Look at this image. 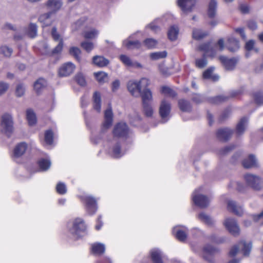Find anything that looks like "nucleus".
<instances>
[{"instance_id": "f257e3e1", "label": "nucleus", "mask_w": 263, "mask_h": 263, "mask_svg": "<svg viewBox=\"0 0 263 263\" xmlns=\"http://www.w3.org/2000/svg\"><path fill=\"white\" fill-rule=\"evenodd\" d=\"M150 84L149 79L142 78L140 80H132L128 82L127 87L130 94L136 97H139L142 88L147 87Z\"/></svg>"}, {"instance_id": "f03ea898", "label": "nucleus", "mask_w": 263, "mask_h": 263, "mask_svg": "<svg viewBox=\"0 0 263 263\" xmlns=\"http://www.w3.org/2000/svg\"><path fill=\"white\" fill-rule=\"evenodd\" d=\"M217 48L220 51L224 48V42L223 39H219L214 46L210 43H204L200 45L198 49L204 52V55L213 57L217 54Z\"/></svg>"}, {"instance_id": "7ed1b4c3", "label": "nucleus", "mask_w": 263, "mask_h": 263, "mask_svg": "<svg viewBox=\"0 0 263 263\" xmlns=\"http://www.w3.org/2000/svg\"><path fill=\"white\" fill-rule=\"evenodd\" d=\"M0 129L2 133L9 137L13 130L12 117L9 114H4L1 119Z\"/></svg>"}, {"instance_id": "20e7f679", "label": "nucleus", "mask_w": 263, "mask_h": 263, "mask_svg": "<svg viewBox=\"0 0 263 263\" xmlns=\"http://www.w3.org/2000/svg\"><path fill=\"white\" fill-rule=\"evenodd\" d=\"M86 226L84 221L79 218L75 219L72 223V226L69 229L71 234L76 238H79L85 234Z\"/></svg>"}, {"instance_id": "39448f33", "label": "nucleus", "mask_w": 263, "mask_h": 263, "mask_svg": "<svg viewBox=\"0 0 263 263\" xmlns=\"http://www.w3.org/2000/svg\"><path fill=\"white\" fill-rule=\"evenodd\" d=\"M244 179L247 184L253 189L259 191L263 189V179L260 177L247 174L245 175Z\"/></svg>"}, {"instance_id": "423d86ee", "label": "nucleus", "mask_w": 263, "mask_h": 263, "mask_svg": "<svg viewBox=\"0 0 263 263\" xmlns=\"http://www.w3.org/2000/svg\"><path fill=\"white\" fill-rule=\"evenodd\" d=\"M252 245L251 242H247L242 240L238 242L237 245L233 246L229 252V255L231 257L235 256L241 249L244 256H248L251 251Z\"/></svg>"}, {"instance_id": "0eeeda50", "label": "nucleus", "mask_w": 263, "mask_h": 263, "mask_svg": "<svg viewBox=\"0 0 263 263\" xmlns=\"http://www.w3.org/2000/svg\"><path fill=\"white\" fill-rule=\"evenodd\" d=\"M107 147V152L112 157L118 158L122 157L124 154L121 149L120 143L116 138H114L108 142Z\"/></svg>"}, {"instance_id": "6e6552de", "label": "nucleus", "mask_w": 263, "mask_h": 263, "mask_svg": "<svg viewBox=\"0 0 263 263\" xmlns=\"http://www.w3.org/2000/svg\"><path fill=\"white\" fill-rule=\"evenodd\" d=\"M201 189L202 187H199L195 190L192 195V199L195 204L203 208L209 205L210 199L200 193Z\"/></svg>"}, {"instance_id": "1a4fd4ad", "label": "nucleus", "mask_w": 263, "mask_h": 263, "mask_svg": "<svg viewBox=\"0 0 263 263\" xmlns=\"http://www.w3.org/2000/svg\"><path fill=\"white\" fill-rule=\"evenodd\" d=\"M113 134L115 137L126 138L130 134V131L126 123L120 122L115 125Z\"/></svg>"}, {"instance_id": "9d476101", "label": "nucleus", "mask_w": 263, "mask_h": 263, "mask_svg": "<svg viewBox=\"0 0 263 263\" xmlns=\"http://www.w3.org/2000/svg\"><path fill=\"white\" fill-rule=\"evenodd\" d=\"M224 225L229 232L234 236H237L239 234V227L234 218H227L224 222Z\"/></svg>"}, {"instance_id": "9b49d317", "label": "nucleus", "mask_w": 263, "mask_h": 263, "mask_svg": "<svg viewBox=\"0 0 263 263\" xmlns=\"http://www.w3.org/2000/svg\"><path fill=\"white\" fill-rule=\"evenodd\" d=\"M82 200L86 204L87 210L91 214H94L97 210V201L96 200L90 195H84L82 197Z\"/></svg>"}, {"instance_id": "f8f14e48", "label": "nucleus", "mask_w": 263, "mask_h": 263, "mask_svg": "<svg viewBox=\"0 0 263 263\" xmlns=\"http://www.w3.org/2000/svg\"><path fill=\"white\" fill-rule=\"evenodd\" d=\"M76 69L75 65L71 62H67L63 64L59 69L60 77H67L72 73Z\"/></svg>"}, {"instance_id": "ddd939ff", "label": "nucleus", "mask_w": 263, "mask_h": 263, "mask_svg": "<svg viewBox=\"0 0 263 263\" xmlns=\"http://www.w3.org/2000/svg\"><path fill=\"white\" fill-rule=\"evenodd\" d=\"M177 4L185 13L191 12L196 4V0H178Z\"/></svg>"}, {"instance_id": "4468645a", "label": "nucleus", "mask_w": 263, "mask_h": 263, "mask_svg": "<svg viewBox=\"0 0 263 263\" xmlns=\"http://www.w3.org/2000/svg\"><path fill=\"white\" fill-rule=\"evenodd\" d=\"M170 111V103L164 99L162 100L159 107V114L162 119L164 120V122L167 121V119L165 120V119L167 118L169 116Z\"/></svg>"}, {"instance_id": "2eb2a0df", "label": "nucleus", "mask_w": 263, "mask_h": 263, "mask_svg": "<svg viewBox=\"0 0 263 263\" xmlns=\"http://www.w3.org/2000/svg\"><path fill=\"white\" fill-rule=\"evenodd\" d=\"M216 251V248L210 245H206L202 250V256L208 262H214L213 255Z\"/></svg>"}, {"instance_id": "dca6fc26", "label": "nucleus", "mask_w": 263, "mask_h": 263, "mask_svg": "<svg viewBox=\"0 0 263 263\" xmlns=\"http://www.w3.org/2000/svg\"><path fill=\"white\" fill-rule=\"evenodd\" d=\"M27 148V144L24 142H20L16 145L13 149V158H18L23 156Z\"/></svg>"}, {"instance_id": "f3484780", "label": "nucleus", "mask_w": 263, "mask_h": 263, "mask_svg": "<svg viewBox=\"0 0 263 263\" xmlns=\"http://www.w3.org/2000/svg\"><path fill=\"white\" fill-rule=\"evenodd\" d=\"M227 208L229 211L237 216H241L243 214V211L242 207L233 200H230L228 201Z\"/></svg>"}, {"instance_id": "a211bd4d", "label": "nucleus", "mask_w": 263, "mask_h": 263, "mask_svg": "<svg viewBox=\"0 0 263 263\" xmlns=\"http://www.w3.org/2000/svg\"><path fill=\"white\" fill-rule=\"evenodd\" d=\"M113 121V113L110 107L104 112V121L103 123V130H105L111 126Z\"/></svg>"}, {"instance_id": "6ab92c4d", "label": "nucleus", "mask_w": 263, "mask_h": 263, "mask_svg": "<svg viewBox=\"0 0 263 263\" xmlns=\"http://www.w3.org/2000/svg\"><path fill=\"white\" fill-rule=\"evenodd\" d=\"M219 59L225 68L228 70L233 69L237 63V60L235 58L228 59L226 57L220 56Z\"/></svg>"}, {"instance_id": "aec40b11", "label": "nucleus", "mask_w": 263, "mask_h": 263, "mask_svg": "<svg viewBox=\"0 0 263 263\" xmlns=\"http://www.w3.org/2000/svg\"><path fill=\"white\" fill-rule=\"evenodd\" d=\"M24 35H26L30 38H34L37 35V26L33 23H30L24 30Z\"/></svg>"}, {"instance_id": "412c9836", "label": "nucleus", "mask_w": 263, "mask_h": 263, "mask_svg": "<svg viewBox=\"0 0 263 263\" xmlns=\"http://www.w3.org/2000/svg\"><path fill=\"white\" fill-rule=\"evenodd\" d=\"M232 133L233 131L231 129L224 128L218 129L216 133V135L220 140L226 141L231 138Z\"/></svg>"}, {"instance_id": "4be33fe9", "label": "nucleus", "mask_w": 263, "mask_h": 263, "mask_svg": "<svg viewBox=\"0 0 263 263\" xmlns=\"http://www.w3.org/2000/svg\"><path fill=\"white\" fill-rule=\"evenodd\" d=\"M120 59L124 64L126 66L132 68H142V65L137 61H132L126 55H121Z\"/></svg>"}, {"instance_id": "5701e85b", "label": "nucleus", "mask_w": 263, "mask_h": 263, "mask_svg": "<svg viewBox=\"0 0 263 263\" xmlns=\"http://www.w3.org/2000/svg\"><path fill=\"white\" fill-rule=\"evenodd\" d=\"M143 89L140 96L142 99V104L149 103L150 102L153 101L152 92L147 87Z\"/></svg>"}, {"instance_id": "b1692460", "label": "nucleus", "mask_w": 263, "mask_h": 263, "mask_svg": "<svg viewBox=\"0 0 263 263\" xmlns=\"http://www.w3.org/2000/svg\"><path fill=\"white\" fill-rule=\"evenodd\" d=\"M242 165L244 167L249 168L251 167H257L258 166L257 161L255 156L250 155L249 157L242 161Z\"/></svg>"}, {"instance_id": "393cba45", "label": "nucleus", "mask_w": 263, "mask_h": 263, "mask_svg": "<svg viewBox=\"0 0 263 263\" xmlns=\"http://www.w3.org/2000/svg\"><path fill=\"white\" fill-rule=\"evenodd\" d=\"M248 119L246 117H243L240 119L236 128V132L237 136H239L243 134L248 125Z\"/></svg>"}, {"instance_id": "a878e982", "label": "nucleus", "mask_w": 263, "mask_h": 263, "mask_svg": "<svg viewBox=\"0 0 263 263\" xmlns=\"http://www.w3.org/2000/svg\"><path fill=\"white\" fill-rule=\"evenodd\" d=\"M227 47L230 51L235 52L239 48V42L234 37H230L228 39Z\"/></svg>"}, {"instance_id": "bb28decb", "label": "nucleus", "mask_w": 263, "mask_h": 263, "mask_svg": "<svg viewBox=\"0 0 263 263\" xmlns=\"http://www.w3.org/2000/svg\"><path fill=\"white\" fill-rule=\"evenodd\" d=\"M123 45L128 49H138L141 46V43L138 41H131L129 38L123 41Z\"/></svg>"}, {"instance_id": "cd10ccee", "label": "nucleus", "mask_w": 263, "mask_h": 263, "mask_svg": "<svg viewBox=\"0 0 263 263\" xmlns=\"http://www.w3.org/2000/svg\"><path fill=\"white\" fill-rule=\"evenodd\" d=\"M151 259L154 263H163L162 253L158 249H153L151 251Z\"/></svg>"}, {"instance_id": "c85d7f7f", "label": "nucleus", "mask_w": 263, "mask_h": 263, "mask_svg": "<svg viewBox=\"0 0 263 263\" xmlns=\"http://www.w3.org/2000/svg\"><path fill=\"white\" fill-rule=\"evenodd\" d=\"M92 61L96 65L100 67L106 66L109 64V60L102 56H95Z\"/></svg>"}, {"instance_id": "c756f323", "label": "nucleus", "mask_w": 263, "mask_h": 263, "mask_svg": "<svg viewBox=\"0 0 263 263\" xmlns=\"http://www.w3.org/2000/svg\"><path fill=\"white\" fill-rule=\"evenodd\" d=\"M93 107L95 110L99 112L101 111V95L98 92H95L93 95Z\"/></svg>"}, {"instance_id": "7c9ffc66", "label": "nucleus", "mask_w": 263, "mask_h": 263, "mask_svg": "<svg viewBox=\"0 0 263 263\" xmlns=\"http://www.w3.org/2000/svg\"><path fill=\"white\" fill-rule=\"evenodd\" d=\"M47 86V81L43 78H39L34 83V89L39 93Z\"/></svg>"}, {"instance_id": "2f4dec72", "label": "nucleus", "mask_w": 263, "mask_h": 263, "mask_svg": "<svg viewBox=\"0 0 263 263\" xmlns=\"http://www.w3.org/2000/svg\"><path fill=\"white\" fill-rule=\"evenodd\" d=\"M105 250V247L103 243L96 242L91 245L92 252L96 255H101L103 254Z\"/></svg>"}, {"instance_id": "473e14b6", "label": "nucleus", "mask_w": 263, "mask_h": 263, "mask_svg": "<svg viewBox=\"0 0 263 263\" xmlns=\"http://www.w3.org/2000/svg\"><path fill=\"white\" fill-rule=\"evenodd\" d=\"M173 233L175 235L177 239L179 240L183 241L186 238V232L185 230H182L175 227L173 230Z\"/></svg>"}, {"instance_id": "72a5a7b5", "label": "nucleus", "mask_w": 263, "mask_h": 263, "mask_svg": "<svg viewBox=\"0 0 263 263\" xmlns=\"http://www.w3.org/2000/svg\"><path fill=\"white\" fill-rule=\"evenodd\" d=\"M217 2L215 0H211L209 5L208 14L209 17H214L216 14Z\"/></svg>"}, {"instance_id": "f704fd0d", "label": "nucleus", "mask_w": 263, "mask_h": 263, "mask_svg": "<svg viewBox=\"0 0 263 263\" xmlns=\"http://www.w3.org/2000/svg\"><path fill=\"white\" fill-rule=\"evenodd\" d=\"M178 105L181 110L183 111H190L191 110L192 106L190 102L185 99H180L178 101Z\"/></svg>"}, {"instance_id": "c9c22d12", "label": "nucleus", "mask_w": 263, "mask_h": 263, "mask_svg": "<svg viewBox=\"0 0 263 263\" xmlns=\"http://www.w3.org/2000/svg\"><path fill=\"white\" fill-rule=\"evenodd\" d=\"M47 5L49 8L55 12L61 8L62 5V0H48Z\"/></svg>"}, {"instance_id": "e433bc0d", "label": "nucleus", "mask_w": 263, "mask_h": 263, "mask_svg": "<svg viewBox=\"0 0 263 263\" xmlns=\"http://www.w3.org/2000/svg\"><path fill=\"white\" fill-rule=\"evenodd\" d=\"M52 13L53 12H49L42 14L39 17V20L41 23H43L44 26H47L51 24L52 21L50 16Z\"/></svg>"}, {"instance_id": "4c0bfd02", "label": "nucleus", "mask_w": 263, "mask_h": 263, "mask_svg": "<svg viewBox=\"0 0 263 263\" xmlns=\"http://www.w3.org/2000/svg\"><path fill=\"white\" fill-rule=\"evenodd\" d=\"M26 117L29 125H33L36 123V116L32 109H29L26 111Z\"/></svg>"}, {"instance_id": "58836bf2", "label": "nucleus", "mask_w": 263, "mask_h": 263, "mask_svg": "<svg viewBox=\"0 0 263 263\" xmlns=\"http://www.w3.org/2000/svg\"><path fill=\"white\" fill-rule=\"evenodd\" d=\"M179 29L177 27L173 26L169 29L167 35L168 39L171 41H175L177 39Z\"/></svg>"}, {"instance_id": "ea45409f", "label": "nucleus", "mask_w": 263, "mask_h": 263, "mask_svg": "<svg viewBox=\"0 0 263 263\" xmlns=\"http://www.w3.org/2000/svg\"><path fill=\"white\" fill-rule=\"evenodd\" d=\"M214 70V67H210L206 70L203 73V77L204 79H211L214 81L219 79L218 76H212V73Z\"/></svg>"}, {"instance_id": "a19ab883", "label": "nucleus", "mask_w": 263, "mask_h": 263, "mask_svg": "<svg viewBox=\"0 0 263 263\" xmlns=\"http://www.w3.org/2000/svg\"><path fill=\"white\" fill-rule=\"evenodd\" d=\"M40 169L42 171H47L51 165V162L50 160L46 159H41L38 162Z\"/></svg>"}, {"instance_id": "79ce46f5", "label": "nucleus", "mask_w": 263, "mask_h": 263, "mask_svg": "<svg viewBox=\"0 0 263 263\" xmlns=\"http://www.w3.org/2000/svg\"><path fill=\"white\" fill-rule=\"evenodd\" d=\"M95 74L97 81L100 84L104 83L108 81L107 74L104 72H98Z\"/></svg>"}, {"instance_id": "37998d69", "label": "nucleus", "mask_w": 263, "mask_h": 263, "mask_svg": "<svg viewBox=\"0 0 263 263\" xmlns=\"http://www.w3.org/2000/svg\"><path fill=\"white\" fill-rule=\"evenodd\" d=\"M199 219L208 225H212L214 223V220L209 215L204 213H201L198 215Z\"/></svg>"}, {"instance_id": "c03bdc74", "label": "nucleus", "mask_w": 263, "mask_h": 263, "mask_svg": "<svg viewBox=\"0 0 263 263\" xmlns=\"http://www.w3.org/2000/svg\"><path fill=\"white\" fill-rule=\"evenodd\" d=\"M199 219L208 225H212L214 223V220L209 215L204 213H201L198 215Z\"/></svg>"}, {"instance_id": "a18cd8bd", "label": "nucleus", "mask_w": 263, "mask_h": 263, "mask_svg": "<svg viewBox=\"0 0 263 263\" xmlns=\"http://www.w3.org/2000/svg\"><path fill=\"white\" fill-rule=\"evenodd\" d=\"M99 31L96 29H92L84 32V36L85 39H93L96 38L99 34Z\"/></svg>"}, {"instance_id": "49530a36", "label": "nucleus", "mask_w": 263, "mask_h": 263, "mask_svg": "<svg viewBox=\"0 0 263 263\" xmlns=\"http://www.w3.org/2000/svg\"><path fill=\"white\" fill-rule=\"evenodd\" d=\"M208 35V33L200 29H194L193 31V37L196 40H200Z\"/></svg>"}, {"instance_id": "de8ad7c7", "label": "nucleus", "mask_w": 263, "mask_h": 263, "mask_svg": "<svg viewBox=\"0 0 263 263\" xmlns=\"http://www.w3.org/2000/svg\"><path fill=\"white\" fill-rule=\"evenodd\" d=\"M13 52V49L6 45L0 47V54H3L4 57L9 58Z\"/></svg>"}, {"instance_id": "09e8293b", "label": "nucleus", "mask_w": 263, "mask_h": 263, "mask_svg": "<svg viewBox=\"0 0 263 263\" xmlns=\"http://www.w3.org/2000/svg\"><path fill=\"white\" fill-rule=\"evenodd\" d=\"M69 53L73 56L77 61H80L81 60V51L76 47H72L69 49Z\"/></svg>"}, {"instance_id": "8fccbe9b", "label": "nucleus", "mask_w": 263, "mask_h": 263, "mask_svg": "<svg viewBox=\"0 0 263 263\" xmlns=\"http://www.w3.org/2000/svg\"><path fill=\"white\" fill-rule=\"evenodd\" d=\"M161 92L165 96L171 98L175 97L177 95L174 90L167 86H163L161 89Z\"/></svg>"}, {"instance_id": "3c124183", "label": "nucleus", "mask_w": 263, "mask_h": 263, "mask_svg": "<svg viewBox=\"0 0 263 263\" xmlns=\"http://www.w3.org/2000/svg\"><path fill=\"white\" fill-rule=\"evenodd\" d=\"M143 111L146 117H151L153 115V109L149 103L142 104Z\"/></svg>"}, {"instance_id": "603ef678", "label": "nucleus", "mask_w": 263, "mask_h": 263, "mask_svg": "<svg viewBox=\"0 0 263 263\" xmlns=\"http://www.w3.org/2000/svg\"><path fill=\"white\" fill-rule=\"evenodd\" d=\"M53 134L51 130H48L45 133L44 140L46 143L51 145L53 142Z\"/></svg>"}, {"instance_id": "864d4df0", "label": "nucleus", "mask_w": 263, "mask_h": 263, "mask_svg": "<svg viewBox=\"0 0 263 263\" xmlns=\"http://www.w3.org/2000/svg\"><path fill=\"white\" fill-rule=\"evenodd\" d=\"M25 92V86L23 84H18L15 89V95L17 97H22Z\"/></svg>"}, {"instance_id": "5fc2aeb1", "label": "nucleus", "mask_w": 263, "mask_h": 263, "mask_svg": "<svg viewBox=\"0 0 263 263\" xmlns=\"http://www.w3.org/2000/svg\"><path fill=\"white\" fill-rule=\"evenodd\" d=\"M75 80L82 86H84L86 84L85 78L82 73H78L75 76Z\"/></svg>"}, {"instance_id": "6e6d98bb", "label": "nucleus", "mask_w": 263, "mask_h": 263, "mask_svg": "<svg viewBox=\"0 0 263 263\" xmlns=\"http://www.w3.org/2000/svg\"><path fill=\"white\" fill-rule=\"evenodd\" d=\"M144 45L148 48H154L157 44V41L153 39H147L144 41Z\"/></svg>"}, {"instance_id": "4d7b16f0", "label": "nucleus", "mask_w": 263, "mask_h": 263, "mask_svg": "<svg viewBox=\"0 0 263 263\" xmlns=\"http://www.w3.org/2000/svg\"><path fill=\"white\" fill-rule=\"evenodd\" d=\"M81 47L87 52H90L94 48L93 43L88 41H84L81 43Z\"/></svg>"}, {"instance_id": "13d9d810", "label": "nucleus", "mask_w": 263, "mask_h": 263, "mask_svg": "<svg viewBox=\"0 0 263 263\" xmlns=\"http://www.w3.org/2000/svg\"><path fill=\"white\" fill-rule=\"evenodd\" d=\"M167 53L165 51L154 52L151 54L150 57L152 60H156L166 57Z\"/></svg>"}, {"instance_id": "bf43d9fd", "label": "nucleus", "mask_w": 263, "mask_h": 263, "mask_svg": "<svg viewBox=\"0 0 263 263\" xmlns=\"http://www.w3.org/2000/svg\"><path fill=\"white\" fill-rule=\"evenodd\" d=\"M57 192L60 194H64L67 192L66 185L62 182H59L56 186Z\"/></svg>"}, {"instance_id": "052dcab7", "label": "nucleus", "mask_w": 263, "mask_h": 263, "mask_svg": "<svg viewBox=\"0 0 263 263\" xmlns=\"http://www.w3.org/2000/svg\"><path fill=\"white\" fill-rule=\"evenodd\" d=\"M227 97H225L223 96H219L213 98H210L209 101L211 103H218L226 101L227 99Z\"/></svg>"}, {"instance_id": "680f3d73", "label": "nucleus", "mask_w": 263, "mask_h": 263, "mask_svg": "<svg viewBox=\"0 0 263 263\" xmlns=\"http://www.w3.org/2000/svg\"><path fill=\"white\" fill-rule=\"evenodd\" d=\"M51 35H52L53 39L55 41H59L60 42H61V40H63L60 34L58 33V32L57 31V29L55 27H53L52 29Z\"/></svg>"}, {"instance_id": "e2e57ef3", "label": "nucleus", "mask_w": 263, "mask_h": 263, "mask_svg": "<svg viewBox=\"0 0 263 263\" xmlns=\"http://www.w3.org/2000/svg\"><path fill=\"white\" fill-rule=\"evenodd\" d=\"M207 60L204 57L201 59H197L196 60V65L197 67L202 68L205 67L207 65Z\"/></svg>"}, {"instance_id": "0e129e2a", "label": "nucleus", "mask_w": 263, "mask_h": 263, "mask_svg": "<svg viewBox=\"0 0 263 263\" xmlns=\"http://www.w3.org/2000/svg\"><path fill=\"white\" fill-rule=\"evenodd\" d=\"M192 101L196 104H199L204 101V97L199 94H195L192 97Z\"/></svg>"}, {"instance_id": "69168bd1", "label": "nucleus", "mask_w": 263, "mask_h": 263, "mask_svg": "<svg viewBox=\"0 0 263 263\" xmlns=\"http://www.w3.org/2000/svg\"><path fill=\"white\" fill-rule=\"evenodd\" d=\"M86 19L85 18H81L80 20L76 21L72 25V29L74 30H77L79 29V28L82 26L83 23L85 22Z\"/></svg>"}, {"instance_id": "338daca9", "label": "nucleus", "mask_w": 263, "mask_h": 263, "mask_svg": "<svg viewBox=\"0 0 263 263\" xmlns=\"http://www.w3.org/2000/svg\"><path fill=\"white\" fill-rule=\"evenodd\" d=\"M235 145L234 144H231L229 146H226L224 148L221 149L220 153L221 155H224L228 154L232 149H234Z\"/></svg>"}, {"instance_id": "774afa93", "label": "nucleus", "mask_w": 263, "mask_h": 263, "mask_svg": "<svg viewBox=\"0 0 263 263\" xmlns=\"http://www.w3.org/2000/svg\"><path fill=\"white\" fill-rule=\"evenodd\" d=\"M254 99L256 103L263 104V94L260 93L255 94Z\"/></svg>"}]
</instances>
